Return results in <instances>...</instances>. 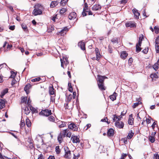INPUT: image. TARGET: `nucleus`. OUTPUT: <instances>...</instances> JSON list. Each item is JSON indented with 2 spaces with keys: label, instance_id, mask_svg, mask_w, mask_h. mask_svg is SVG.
Segmentation results:
<instances>
[{
  "label": "nucleus",
  "instance_id": "obj_17",
  "mask_svg": "<svg viewBox=\"0 0 159 159\" xmlns=\"http://www.w3.org/2000/svg\"><path fill=\"white\" fill-rule=\"evenodd\" d=\"M132 11L134 14V17L136 18H139L140 14L138 12L137 10L134 8L133 10Z\"/></svg>",
  "mask_w": 159,
  "mask_h": 159
},
{
  "label": "nucleus",
  "instance_id": "obj_35",
  "mask_svg": "<svg viewBox=\"0 0 159 159\" xmlns=\"http://www.w3.org/2000/svg\"><path fill=\"white\" fill-rule=\"evenodd\" d=\"M113 120L114 121H118L120 120V119H119L118 116L116 115H113Z\"/></svg>",
  "mask_w": 159,
  "mask_h": 159
},
{
  "label": "nucleus",
  "instance_id": "obj_45",
  "mask_svg": "<svg viewBox=\"0 0 159 159\" xmlns=\"http://www.w3.org/2000/svg\"><path fill=\"white\" fill-rule=\"evenodd\" d=\"M62 123L61 125H59V127L60 128H63L66 126V122H65L61 121Z\"/></svg>",
  "mask_w": 159,
  "mask_h": 159
},
{
  "label": "nucleus",
  "instance_id": "obj_29",
  "mask_svg": "<svg viewBox=\"0 0 159 159\" xmlns=\"http://www.w3.org/2000/svg\"><path fill=\"white\" fill-rule=\"evenodd\" d=\"M103 84L104 83H98V85L100 89L101 90H104L105 89L104 88Z\"/></svg>",
  "mask_w": 159,
  "mask_h": 159
},
{
  "label": "nucleus",
  "instance_id": "obj_59",
  "mask_svg": "<svg viewBox=\"0 0 159 159\" xmlns=\"http://www.w3.org/2000/svg\"><path fill=\"white\" fill-rule=\"evenodd\" d=\"M21 52L22 53H23L24 52H25V54L26 55H28L29 52L27 51V50H26L25 51V50H21Z\"/></svg>",
  "mask_w": 159,
  "mask_h": 159
},
{
  "label": "nucleus",
  "instance_id": "obj_20",
  "mask_svg": "<svg viewBox=\"0 0 159 159\" xmlns=\"http://www.w3.org/2000/svg\"><path fill=\"white\" fill-rule=\"evenodd\" d=\"M96 54V60L98 61H99L102 55L100 54L99 50H95Z\"/></svg>",
  "mask_w": 159,
  "mask_h": 159
},
{
  "label": "nucleus",
  "instance_id": "obj_28",
  "mask_svg": "<svg viewBox=\"0 0 159 159\" xmlns=\"http://www.w3.org/2000/svg\"><path fill=\"white\" fill-rule=\"evenodd\" d=\"M8 92V89H6L3 90L1 92V94L0 95L1 98H3L4 96Z\"/></svg>",
  "mask_w": 159,
  "mask_h": 159
},
{
  "label": "nucleus",
  "instance_id": "obj_15",
  "mask_svg": "<svg viewBox=\"0 0 159 159\" xmlns=\"http://www.w3.org/2000/svg\"><path fill=\"white\" fill-rule=\"evenodd\" d=\"M78 45L81 50H85V45L84 42L81 41L78 43Z\"/></svg>",
  "mask_w": 159,
  "mask_h": 159
},
{
  "label": "nucleus",
  "instance_id": "obj_47",
  "mask_svg": "<svg viewBox=\"0 0 159 159\" xmlns=\"http://www.w3.org/2000/svg\"><path fill=\"white\" fill-rule=\"evenodd\" d=\"M48 119L50 121L53 122L55 120L54 118L52 116H49L48 117Z\"/></svg>",
  "mask_w": 159,
  "mask_h": 159
},
{
  "label": "nucleus",
  "instance_id": "obj_11",
  "mask_svg": "<svg viewBox=\"0 0 159 159\" xmlns=\"http://www.w3.org/2000/svg\"><path fill=\"white\" fill-rule=\"evenodd\" d=\"M116 126L119 128H122L124 126V124L122 121H117L115 122Z\"/></svg>",
  "mask_w": 159,
  "mask_h": 159
},
{
  "label": "nucleus",
  "instance_id": "obj_10",
  "mask_svg": "<svg viewBox=\"0 0 159 159\" xmlns=\"http://www.w3.org/2000/svg\"><path fill=\"white\" fill-rule=\"evenodd\" d=\"M114 134V130L112 128L109 129L107 131V135L109 137H112Z\"/></svg>",
  "mask_w": 159,
  "mask_h": 159
},
{
  "label": "nucleus",
  "instance_id": "obj_39",
  "mask_svg": "<svg viewBox=\"0 0 159 159\" xmlns=\"http://www.w3.org/2000/svg\"><path fill=\"white\" fill-rule=\"evenodd\" d=\"M72 98V94H69L68 96L66 98V100L67 102H70Z\"/></svg>",
  "mask_w": 159,
  "mask_h": 159
},
{
  "label": "nucleus",
  "instance_id": "obj_57",
  "mask_svg": "<svg viewBox=\"0 0 159 159\" xmlns=\"http://www.w3.org/2000/svg\"><path fill=\"white\" fill-rule=\"evenodd\" d=\"M153 159H159V156L158 154H155L154 155Z\"/></svg>",
  "mask_w": 159,
  "mask_h": 159
},
{
  "label": "nucleus",
  "instance_id": "obj_22",
  "mask_svg": "<svg viewBox=\"0 0 159 159\" xmlns=\"http://www.w3.org/2000/svg\"><path fill=\"white\" fill-rule=\"evenodd\" d=\"M59 2L58 1H53L51 2L50 6L51 7L53 8L57 6Z\"/></svg>",
  "mask_w": 159,
  "mask_h": 159
},
{
  "label": "nucleus",
  "instance_id": "obj_52",
  "mask_svg": "<svg viewBox=\"0 0 159 159\" xmlns=\"http://www.w3.org/2000/svg\"><path fill=\"white\" fill-rule=\"evenodd\" d=\"M150 141L151 143H153L155 141V139L154 137L152 136H150L149 138Z\"/></svg>",
  "mask_w": 159,
  "mask_h": 159
},
{
  "label": "nucleus",
  "instance_id": "obj_49",
  "mask_svg": "<svg viewBox=\"0 0 159 159\" xmlns=\"http://www.w3.org/2000/svg\"><path fill=\"white\" fill-rule=\"evenodd\" d=\"M72 135L71 132L69 131V130L67 131V132L66 134V136L67 137H68L69 138H70Z\"/></svg>",
  "mask_w": 159,
  "mask_h": 159
},
{
  "label": "nucleus",
  "instance_id": "obj_34",
  "mask_svg": "<svg viewBox=\"0 0 159 159\" xmlns=\"http://www.w3.org/2000/svg\"><path fill=\"white\" fill-rule=\"evenodd\" d=\"M63 136L61 135V134H59L58 136L57 139L59 142L60 143L63 140Z\"/></svg>",
  "mask_w": 159,
  "mask_h": 159
},
{
  "label": "nucleus",
  "instance_id": "obj_36",
  "mask_svg": "<svg viewBox=\"0 0 159 159\" xmlns=\"http://www.w3.org/2000/svg\"><path fill=\"white\" fill-rule=\"evenodd\" d=\"M30 110L27 107H26L24 109V112L26 115H28L30 112Z\"/></svg>",
  "mask_w": 159,
  "mask_h": 159
},
{
  "label": "nucleus",
  "instance_id": "obj_5",
  "mask_svg": "<svg viewBox=\"0 0 159 159\" xmlns=\"http://www.w3.org/2000/svg\"><path fill=\"white\" fill-rule=\"evenodd\" d=\"M68 30V29L66 27H64L60 31L58 32L57 34L58 35H60L61 36H64L66 34Z\"/></svg>",
  "mask_w": 159,
  "mask_h": 159
},
{
  "label": "nucleus",
  "instance_id": "obj_41",
  "mask_svg": "<svg viewBox=\"0 0 159 159\" xmlns=\"http://www.w3.org/2000/svg\"><path fill=\"white\" fill-rule=\"evenodd\" d=\"M41 79L40 77H37L34 79H32L31 81L33 82L39 81Z\"/></svg>",
  "mask_w": 159,
  "mask_h": 159
},
{
  "label": "nucleus",
  "instance_id": "obj_12",
  "mask_svg": "<svg viewBox=\"0 0 159 159\" xmlns=\"http://www.w3.org/2000/svg\"><path fill=\"white\" fill-rule=\"evenodd\" d=\"M126 27H136L135 23L134 22L129 21L125 24Z\"/></svg>",
  "mask_w": 159,
  "mask_h": 159
},
{
  "label": "nucleus",
  "instance_id": "obj_33",
  "mask_svg": "<svg viewBox=\"0 0 159 159\" xmlns=\"http://www.w3.org/2000/svg\"><path fill=\"white\" fill-rule=\"evenodd\" d=\"M26 124L28 127H30L31 125V122L28 118H27L25 120Z\"/></svg>",
  "mask_w": 159,
  "mask_h": 159
},
{
  "label": "nucleus",
  "instance_id": "obj_32",
  "mask_svg": "<svg viewBox=\"0 0 159 159\" xmlns=\"http://www.w3.org/2000/svg\"><path fill=\"white\" fill-rule=\"evenodd\" d=\"M21 27L25 31V32H27L28 31L27 26L24 23L22 24Z\"/></svg>",
  "mask_w": 159,
  "mask_h": 159
},
{
  "label": "nucleus",
  "instance_id": "obj_63",
  "mask_svg": "<svg viewBox=\"0 0 159 159\" xmlns=\"http://www.w3.org/2000/svg\"><path fill=\"white\" fill-rule=\"evenodd\" d=\"M155 42L156 44H158L159 43V37L156 39Z\"/></svg>",
  "mask_w": 159,
  "mask_h": 159
},
{
  "label": "nucleus",
  "instance_id": "obj_2",
  "mask_svg": "<svg viewBox=\"0 0 159 159\" xmlns=\"http://www.w3.org/2000/svg\"><path fill=\"white\" fill-rule=\"evenodd\" d=\"M68 128L74 131H77L78 129V126L72 122H70L68 123Z\"/></svg>",
  "mask_w": 159,
  "mask_h": 159
},
{
  "label": "nucleus",
  "instance_id": "obj_8",
  "mask_svg": "<svg viewBox=\"0 0 159 159\" xmlns=\"http://www.w3.org/2000/svg\"><path fill=\"white\" fill-rule=\"evenodd\" d=\"M71 140L73 143H79L80 142V139L76 136L72 135L71 138Z\"/></svg>",
  "mask_w": 159,
  "mask_h": 159
},
{
  "label": "nucleus",
  "instance_id": "obj_51",
  "mask_svg": "<svg viewBox=\"0 0 159 159\" xmlns=\"http://www.w3.org/2000/svg\"><path fill=\"white\" fill-rule=\"evenodd\" d=\"M27 100V97H23L21 99V102L22 103H26V102Z\"/></svg>",
  "mask_w": 159,
  "mask_h": 159
},
{
  "label": "nucleus",
  "instance_id": "obj_60",
  "mask_svg": "<svg viewBox=\"0 0 159 159\" xmlns=\"http://www.w3.org/2000/svg\"><path fill=\"white\" fill-rule=\"evenodd\" d=\"M7 7L8 8H9L11 11L13 12H14V10L13 9V7L11 6H7Z\"/></svg>",
  "mask_w": 159,
  "mask_h": 159
},
{
  "label": "nucleus",
  "instance_id": "obj_1",
  "mask_svg": "<svg viewBox=\"0 0 159 159\" xmlns=\"http://www.w3.org/2000/svg\"><path fill=\"white\" fill-rule=\"evenodd\" d=\"M34 7V9L33 12V15L34 16H37L42 14L43 7L41 4H36Z\"/></svg>",
  "mask_w": 159,
  "mask_h": 159
},
{
  "label": "nucleus",
  "instance_id": "obj_9",
  "mask_svg": "<svg viewBox=\"0 0 159 159\" xmlns=\"http://www.w3.org/2000/svg\"><path fill=\"white\" fill-rule=\"evenodd\" d=\"M120 54V57L123 60L125 59L128 56V53L125 51H123L121 52Z\"/></svg>",
  "mask_w": 159,
  "mask_h": 159
},
{
  "label": "nucleus",
  "instance_id": "obj_38",
  "mask_svg": "<svg viewBox=\"0 0 159 159\" xmlns=\"http://www.w3.org/2000/svg\"><path fill=\"white\" fill-rule=\"evenodd\" d=\"M155 32L156 34H158L159 33V28L158 26H155L154 28Z\"/></svg>",
  "mask_w": 159,
  "mask_h": 159
},
{
  "label": "nucleus",
  "instance_id": "obj_13",
  "mask_svg": "<svg viewBox=\"0 0 159 159\" xmlns=\"http://www.w3.org/2000/svg\"><path fill=\"white\" fill-rule=\"evenodd\" d=\"M142 38L140 36L139 38L138 43L136 45V50H141L142 48L140 47L142 43Z\"/></svg>",
  "mask_w": 159,
  "mask_h": 159
},
{
  "label": "nucleus",
  "instance_id": "obj_27",
  "mask_svg": "<svg viewBox=\"0 0 159 159\" xmlns=\"http://www.w3.org/2000/svg\"><path fill=\"white\" fill-rule=\"evenodd\" d=\"M117 93L114 92L113 94L110 95L109 97L110 99L112 101H114L116 99Z\"/></svg>",
  "mask_w": 159,
  "mask_h": 159
},
{
  "label": "nucleus",
  "instance_id": "obj_26",
  "mask_svg": "<svg viewBox=\"0 0 159 159\" xmlns=\"http://www.w3.org/2000/svg\"><path fill=\"white\" fill-rule=\"evenodd\" d=\"M6 47V48L11 49L12 47V45H9L8 43L5 42L3 45V47L5 48Z\"/></svg>",
  "mask_w": 159,
  "mask_h": 159
},
{
  "label": "nucleus",
  "instance_id": "obj_31",
  "mask_svg": "<svg viewBox=\"0 0 159 159\" xmlns=\"http://www.w3.org/2000/svg\"><path fill=\"white\" fill-rule=\"evenodd\" d=\"M134 133L133 132L132 130H130L127 136V138L129 139H130L134 135Z\"/></svg>",
  "mask_w": 159,
  "mask_h": 159
},
{
  "label": "nucleus",
  "instance_id": "obj_55",
  "mask_svg": "<svg viewBox=\"0 0 159 159\" xmlns=\"http://www.w3.org/2000/svg\"><path fill=\"white\" fill-rule=\"evenodd\" d=\"M31 101L30 100V98H29L27 99V104L28 105V106H31Z\"/></svg>",
  "mask_w": 159,
  "mask_h": 159
},
{
  "label": "nucleus",
  "instance_id": "obj_37",
  "mask_svg": "<svg viewBox=\"0 0 159 159\" xmlns=\"http://www.w3.org/2000/svg\"><path fill=\"white\" fill-rule=\"evenodd\" d=\"M111 42L114 44L118 43V39L117 38H113L111 40Z\"/></svg>",
  "mask_w": 159,
  "mask_h": 159
},
{
  "label": "nucleus",
  "instance_id": "obj_50",
  "mask_svg": "<svg viewBox=\"0 0 159 159\" xmlns=\"http://www.w3.org/2000/svg\"><path fill=\"white\" fill-rule=\"evenodd\" d=\"M74 154V159H77L78 158V157H79L80 154L79 153H73Z\"/></svg>",
  "mask_w": 159,
  "mask_h": 159
},
{
  "label": "nucleus",
  "instance_id": "obj_18",
  "mask_svg": "<svg viewBox=\"0 0 159 159\" xmlns=\"http://www.w3.org/2000/svg\"><path fill=\"white\" fill-rule=\"evenodd\" d=\"M5 106V101L2 99H0V110L3 108Z\"/></svg>",
  "mask_w": 159,
  "mask_h": 159
},
{
  "label": "nucleus",
  "instance_id": "obj_16",
  "mask_svg": "<svg viewBox=\"0 0 159 159\" xmlns=\"http://www.w3.org/2000/svg\"><path fill=\"white\" fill-rule=\"evenodd\" d=\"M98 77L99 83H103L104 79L107 78V77L106 76L100 75H98Z\"/></svg>",
  "mask_w": 159,
  "mask_h": 159
},
{
  "label": "nucleus",
  "instance_id": "obj_48",
  "mask_svg": "<svg viewBox=\"0 0 159 159\" xmlns=\"http://www.w3.org/2000/svg\"><path fill=\"white\" fill-rule=\"evenodd\" d=\"M56 152L57 154L59 153L60 152V149L59 148V146H57L55 148Z\"/></svg>",
  "mask_w": 159,
  "mask_h": 159
},
{
  "label": "nucleus",
  "instance_id": "obj_6",
  "mask_svg": "<svg viewBox=\"0 0 159 159\" xmlns=\"http://www.w3.org/2000/svg\"><path fill=\"white\" fill-rule=\"evenodd\" d=\"M63 59L64 60L63 61L62 59H61L60 60L61 61V66L62 67L64 68V62L65 65L66 66L67 65L69 62L67 58L66 57H63Z\"/></svg>",
  "mask_w": 159,
  "mask_h": 159
},
{
  "label": "nucleus",
  "instance_id": "obj_40",
  "mask_svg": "<svg viewBox=\"0 0 159 159\" xmlns=\"http://www.w3.org/2000/svg\"><path fill=\"white\" fill-rule=\"evenodd\" d=\"M67 1V0H62L60 2V4L61 6H63L65 5Z\"/></svg>",
  "mask_w": 159,
  "mask_h": 159
},
{
  "label": "nucleus",
  "instance_id": "obj_46",
  "mask_svg": "<svg viewBox=\"0 0 159 159\" xmlns=\"http://www.w3.org/2000/svg\"><path fill=\"white\" fill-rule=\"evenodd\" d=\"M150 77L152 79L153 78H158V75L156 73L151 74Z\"/></svg>",
  "mask_w": 159,
  "mask_h": 159
},
{
  "label": "nucleus",
  "instance_id": "obj_58",
  "mask_svg": "<svg viewBox=\"0 0 159 159\" xmlns=\"http://www.w3.org/2000/svg\"><path fill=\"white\" fill-rule=\"evenodd\" d=\"M55 95H53V96H51V100L52 102H54L55 100Z\"/></svg>",
  "mask_w": 159,
  "mask_h": 159
},
{
  "label": "nucleus",
  "instance_id": "obj_23",
  "mask_svg": "<svg viewBox=\"0 0 159 159\" xmlns=\"http://www.w3.org/2000/svg\"><path fill=\"white\" fill-rule=\"evenodd\" d=\"M31 87V85L29 84H28L25 86L24 90L26 92L27 94H28L29 93V89Z\"/></svg>",
  "mask_w": 159,
  "mask_h": 159
},
{
  "label": "nucleus",
  "instance_id": "obj_25",
  "mask_svg": "<svg viewBox=\"0 0 159 159\" xmlns=\"http://www.w3.org/2000/svg\"><path fill=\"white\" fill-rule=\"evenodd\" d=\"M69 130L68 129H66L63 130L61 132L60 134L63 136V137H65L66 136V134L67 132V131Z\"/></svg>",
  "mask_w": 159,
  "mask_h": 159
},
{
  "label": "nucleus",
  "instance_id": "obj_62",
  "mask_svg": "<svg viewBox=\"0 0 159 159\" xmlns=\"http://www.w3.org/2000/svg\"><path fill=\"white\" fill-rule=\"evenodd\" d=\"M36 54H37V56H40L42 55L43 54H44L45 53L40 52H39V53H37Z\"/></svg>",
  "mask_w": 159,
  "mask_h": 159
},
{
  "label": "nucleus",
  "instance_id": "obj_64",
  "mask_svg": "<svg viewBox=\"0 0 159 159\" xmlns=\"http://www.w3.org/2000/svg\"><path fill=\"white\" fill-rule=\"evenodd\" d=\"M48 159H55V157L54 156H50L48 158Z\"/></svg>",
  "mask_w": 159,
  "mask_h": 159
},
{
  "label": "nucleus",
  "instance_id": "obj_19",
  "mask_svg": "<svg viewBox=\"0 0 159 159\" xmlns=\"http://www.w3.org/2000/svg\"><path fill=\"white\" fill-rule=\"evenodd\" d=\"M101 8V7L100 5L96 4L93 6L92 9L93 11H97L100 9Z\"/></svg>",
  "mask_w": 159,
  "mask_h": 159
},
{
  "label": "nucleus",
  "instance_id": "obj_4",
  "mask_svg": "<svg viewBox=\"0 0 159 159\" xmlns=\"http://www.w3.org/2000/svg\"><path fill=\"white\" fill-rule=\"evenodd\" d=\"M65 154L64 155V157L66 158H70L71 157V154L70 151L69 150L68 148L67 147L65 148Z\"/></svg>",
  "mask_w": 159,
  "mask_h": 159
},
{
  "label": "nucleus",
  "instance_id": "obj_54",
  "mask_svg": "<svg viewBox=\"0 0 159 159\" xmlns=\"http://www.w3.org/2000/svg\"><path fill=\"white\" fill-rule=\"evenodd\" d=\"M153 68L155 70H157L158 69V66L156 65V64L155 63L154 65L153 66Z\"/></svg>",
  "mask_w": 159,
  "mask_h": 159
},
{
  "label": "nucleus",
  "instance_id": "obj_21",
  "mask_svg": "<svg viewBox=\"0 0 159 159\" xmlns=\"http://www.w3.org/2000/svg\"><path fill=\"white\" fill-rule=\"evenodd\" d=\"M129 118L128 120V123L129 125H133L134 124V118H132V114L130 115L129 116Z\"/></svg>",
  "mask_w": 159,
  "mask_h": 159
},
{
  "label": "nucleus",
  "instance_id": "obj_44",
  "mask_svg": "<svg viewBox=\"0 0 159 159\" xmlns=\"http://www.w3.org/2000/svg\"><path fill=\"white\" fill-rule=\"evenodd\" d=\"M11 75L9 77L10 78H12L13 79L15 78V75H16V73L15 72L11 71Z\"/></svg>",
  "mask_w": 159,
  "mask_h": 159
},
{
  "label": "nucleus",
  "instance_id": "obj_56",
  "mask_svg": "<svg viewBox=\"0 0 159 159\" xmlns=\"http://www.w3.org/2000/svg\"><path fill=\"white\" fill-rule=\"evenodd\" d=\"M127 156V154H126L123 153L121 156L120 159H124Z\"/></svg>",
  "mask_w": 159,
  "mask_h": 159
},
{
  "label": "nucleus",
  "instance_id": "obj_42",
  "mask_svg": "<svg viewBox=\"0 0 159 159\" xmlns=\"http://www.w3.org/2000/svg\"><path fill=\"white\" fill-rule=\"evenodd\" d=\"M142 103L140 101H139L138 102L134 103L133 105V107L134 108H135L138 105L141 104Z\"/></svg>",
  "mask_w": 159,
  "mask_h": 159
},
{
  "label": "nucleus",
  "instance_id": "obj_24",
  "mask_svg": "<svg viewBox=\"0 0 159 159\" xmlns=\"http://www.w3.org/2000/svg\"><path fill=\"white\" fill-rule=\"evenodd\" d=\"M49 94L50 95H55V90L53 86L49 87Z\"/></svg>",
  "mask_w": 159,
  "mask_h": 159
},
{
  "label": "nucleus",
  "instance_id": "obj_30",
  "mask_svg": "<svg viewBox=\"0 0 159 159\" xmlns=\"http://www.w3.org/2000/svg\"><path fill=\"white\" fill-rule=\"evenodd\" d=\"M28 107L30 108V110L32 111L33 114L38 112V111L35 108L32 107L31 105V106H28Z\"/></svg>",
  "mask_w": 159,
  "mask_h": 159
},
{
  "label": "nucleus",
  "instance_id": "obj_3",
  "mask_svg": "<svg viewBox=\"0 0 159 159\" xmlns=\"http://www.w3.org/2000/svg\"><path fill=\"white\" fill-rule=\"evenodd\" d=\"M39 114L43 116H48L52 114L51 111L48 109L42 110Z\"/></svg>",
  "mask_w": 159,
  "mask_h": 159
},
{
  "label": "nucleus",
  "instance_id": "obj_61",
  "mask_svg": "<svg viewBox=\"0 0 159 159\" xmlns=\"http://www.w3.org/2000/svg\"><path fill=\"white\" fill-rule=\"evenodd\" d=\"M15 27V25L11 26H10L9 29L12 30H14Z\"/></svg>",
  "mask_w": 159,
  "mask_h": 159
},
{
  "label": "nucleus",
  "instance_id": "obj_43",
  "mask_svg": "<svg viewBox=\"0 0 159 159\" xmlns=\"http://www.w3.org/2000/svg\"><path fill=\"white\" fill-rule=\"evenodd\" d=\"M67 11V9L66 8H62L61 9L60 11V13L61 14H64Z\"/></svg>",
  "mask_w": 159,
  "mask_h": 159
},
{
  "label": "nucleus",
  "instance_id": "obj_7",
  "mask_svg": "<svg viewBox=\"0 0 159 159\" xmlns=\"http://www.w3.org/2000/svg\"><path fill=\"white\" fill-rule=\"evenodd\" d=\"M86 12L88 13V15H92L93 14V13L88 8H84L83 11L82 12V15L83 16H85L87 15V14H86Z\"/></svg>",
  "mask_w": 159,
  "mask_h": 159
},
{
  "label": "nucleus",
  "instance_id": "obj_53",
  "mask_svg": "<svg viewBox=\"0 0 159 159\" xmlns=\"http://www.w3.org/2000/svg\"><path fill=\"white\" fill-rule=\"evenodd\" d=\"M25 126V124L24 121L22 122V120L20 121V127L21 128H23Z\"/></svg>",
  "mask_w": 159,
  "mask_h": 159
},
{
  "label": "nucleus",
  "instance_id": "obj_14",
  "mask_svg": "<svg viewBox=\"0 0 159 159\" xmlns=\"http://www.w3.org/2000/svg\"><path fill=\"white\" fill-rule=\"evenodd\" d=\"M77 16V14L75 12L70 13L69 16L68 18L69 19L71 20L75 19Z\"/></svg>",
  "mask_w": 159,
  "mask_h": 159
}]
</instances>
